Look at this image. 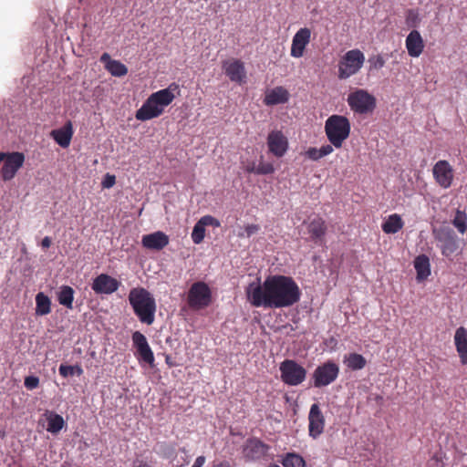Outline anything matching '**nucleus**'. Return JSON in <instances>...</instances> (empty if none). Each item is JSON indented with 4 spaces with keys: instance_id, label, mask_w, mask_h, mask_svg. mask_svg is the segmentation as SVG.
<instances>
[{
    "instance_id": "obj_1",
    "label": "nucleus",
    "mask_w": 467,
    "mask_h": 467,
    "mask_svg": "<svg viewBox=\"0 0 467 467\" xmlns=\"http://www.w3.org/2000/svg\"><path fill=\"white\" fill-rule=\"evenodd\" d=\"M246 296L253 306L265 308L289 307L300 300L301 292L295 280L275 275L261 283L258 278L246 287Z\"/></svg>"
},
{
    "instance_id": "obj_2",
    "label": "nucleus",
    "mask_w": 467,
    "mask_h": 467,
    "mask_svg": "<svg viewBox=\"0 0 467 467\" xmlns=\"http://www.w3.org/2000/svg\"><path fill=\"white\" fill-rule=\"evenodd\" d=\"M129 301L141 323L151 325L154 322L156 303L145 288H133L129 294Z\"/></svg>"
},
{
    "instance_id": "obj_3",
    "label": "nucleus",
    "mask_w": 467,
    "mask_h": 467,
    "mask_svg": "<svg viewBox=\"0 0 467 467\" xmlns=\"http://www.w3.org/2000/svg\"><path fill=\"white\" fill-rule=\"evenodd\" d=\"M325 131L330 143L336 148H340L349 136V120L345 116L332 115L326 120Z\"/></svg>"
},
{
    "instance_id": "obj_4",
    "label": "nucleus",
    "mask_w": 467,
    "mask_h": 467,
    "mask_svg": "<svg viewBox=\"0 0 467 467\" xmlns=\"http://www.w3.org/2000/svg\"><path fill=\"white\" fill-rule=\"evenodd\" d=\"M365 57L358 49L348 51L338 65V78L346 79L356 74L363 66Z\"/></svg>"
},
{
    "instance_id": "obj_5",
    "label": "nucleus",
    "mask_w": 467,
    "mask_h": 467,
    "mask_svg": "<svg viewBox=\"0 0 467 467\" xmlns=\"http://www.w3.org/2000/svg\"><path fill=\"white\" fill-rule=\"evenodd\" d=\"M350 109L356 113L367 114L376 107V99L365 89H357L348 97Z\"/></svg>"
},
{
    "instance_id": "obj_6",
    "label": "nucleus",
    "mask_w": 467,
    "mask_h": 467,
    "mask_svg": "<svg viewBox=\"0 0 467 467\" xmlns=\"http://www.w3.org/2000/svg\"><path fill=\"white\" fill-rule=\"evenodd\" d=\"M281 379L289 386H297L306 376V370L295 360L285 359L280 364Z\"/></svg>"
},
{
    "instance_id": "obj_7",
    "label": "nucleus",
    "mask_w": 467,
    "mask_h": 467,
    "mask_svg": "<svg viewBox=\"0 0 467 467\" xmlns=\"http://www.w3.org/2000/svg\"><path fill=\"white\" fill-rule=\"evenodd\" d=\"M270 446L258 438H249L242 446V454L246 462H255L267 456Z\"/></svg>"
},
{
    "instance_id": "obj_8",
    "label": "nucleus",
    "mask_w": 467,
    "mask_h": 467,
    "mask_svg": "<svg viewBox=\"0 0 467 467\" xmlns=\"http://www.w3.org/2000/svg\"><path fill=\"white\" fill-rule=\"evenodd\" d=\"M338 373L339 367L332 361L318 366L313 373L314 386L322 388L331 384L336 380Z\"/></svg>"
},
{
    "instance_id": "obj_9",
    "label": "nucleus",
    "mask_w": 467,
    "mask_h": 467,
    "mask_svg": "<svg viewBox=\"0 0 467 467\" xmlns=\"http://www.w3.org/2000/svg\"><path fill=\"white\" fill-rule=\"evenodd\" d=\"M211 291L203 282L194 283L188 292V304L190 307L200 309L209 305Z\"/></svg>"
},
{
    "instance_id": "obj_10",
    "label": "nucleus",
    "mask_w": 467,
    "mask_h": 467,
    "mask_svg": "<svg viewBox=\"0 0 467 467\" xmlns=\"http://www.w3.org/2000/svg\"><path fill=\"white\" fill-rule=\"evenodd\" d=\"M25 156L21 152L3 153L2 152V179L11 180L17 171L23 166Z\"/></svg>"
},
{
    "instance_id": "obj_11",
    "label": "nucleus",
    "mask_w": 467,
    "mask_h": 467,
    "mask_svg": "<svg viewBox=\"0 0 467 467\" xmlns=\"http://www.w3.org/2000/svg\"><path fill=\"white\" fill-rule=\"evenodd\" d=\"M435 239L441 243V253L449 257L459 248L457 237L454 232L450 228H440L434 232Z\"/></svg>"
},
{
    "instance_id": "obj_12",
    "label": "nucleus",
    "mask_w": 467,
    "mask_h": 467,
    "mask_svg": "<svg viewBox=\"0 0 467 467\" xmlns=\"http://www.w3.org/2000/svg\"><path fill=\"white\" fill-rule=\"evenodd\" d=\"M132 342L137 349L139 358L149 365H153V352L148 344L146 337L140 331H135L132 334Z\"/></svg>"
},
{
    "instance_id": "obj_13",
    "label": "nucleus",
    "mask_w": 467,
    "mask_h": 467,
    "mask_svg": "<svg viewBox=\"0 0 467 467\" xmlns=\"http://www.w3.org/2000/svg\"><path fill=\"white\" fill-rule=\"evenodd\" d=\"M308 420L309 435L316 439L323 432L325 427V418L318 404L311 405Z\"/></svg>"
},
{
    "instance_id": "obj_14",
    "label": "nucleus",
    "mask_w": 467,
    "mask_h": 467,
    "mask_svg": "<svg viewBox=\"0 0 467 467\" xmlns=\"http://www.w3.org/2000/svg\"><path fill=\"white\" fill-rule=\"evenodd\" d=\"M267 145L270 152L276 157H282L287 150V139L280 130H273L268 134Z\"/></svg>"
},
{
    "instance_id": "obj_15",
    "label": "nucleus",
    "mask_w": 467,
    "mask_h": 467,
    "mask_svg": "<svg viewBox=\"0 0 467 467\" xmlns=\"http://www.w3.org/2000/svg\"><path fill=\"white\" fill-rule=\"evenodd\" d=\"M433 175L436 182L443 188L451 186L453 171L451 166L446 161H439L433 167Z\"/></svg>"
},
{
    "instance_id": "obj_16",
    "label": "nucleus",
    "mask_w": 467,
    "mask_h": 467,
    "mask_svg": "<svg viewBox=\"0 0 467 467\" xmlns=\"http://www.w3.org/2000/svg\"><path fill=\"white\" fill-rule=\"evenodd\" d=\"M119 285L120 283L117 279L101 274L94 279L92 289L97 294H112L118 290Z\"/></svg>"
},
{
    "instance_id": "obj_17",
    "label": "nucleus",
    "mask_w": 467,
    "mask_h": 467,
    "mask_svg": "<svg viewBox=\"0 0 467 467\" xmlns=\"http://www.w3.org/2000/svg\"><path fill=\"white\" fill-rule=\"evenodd\" d=\"M311 31L307 27L299 29L293 37L291 47V56L301 57L304 54L306 45L310 41Z\"/></svg>"
},
{
    "instance_id": "obj_18",
    "label": "nucleus",
    "mask_w": 467,
    "mask_h": 467,
    "mask_svg": "<svg viewBox=\"0 0 467 467\" xmlns=\"http://www.w3.org/2000/svg\"><path fill=\"white\" fill-rule=\"evenodd\" d=\"M141 244L143 247L160 251L169 244V236L163 232L158 231L142 236Z\"/></svg>"
},
{
    "instance_id": "obj_19",
    "label": "nucleus",
    "mask_w": 467,
    "mask_h": 467,
    "mask_svg": "<svg viewBox=\"0 0 467 467\" xmlns=\"http://www.w3.org/2000/svg\"><path fill=\"white\" fill-rule=\"evenodd\" d=\"M223 68L232 81L241 83L246 77L244 63L240 60L226 61L223 63Z\"/></svg>"
},
{
    "instance_id": "obj_20",
    "label": "nucleus",
    "mask_w": 467,
    "mask_h": 467,
    "mask_svg": "<svg viewBox=\"0 0 467 467\" xmlns=\"http://www.w3.org/2000/svg\"><path fill=\"white\" fill-rule=\"evenodd\" d=\"M178 85L172 83L167 88L152 93L150 97L159 108L163 109L164 107L171 104L174 99L173 91L178 89Z\"/></svg>"
},
{
    "instance_id": "obj_21",
    "label": "nucleus",
    "mask_w": 467,
    "mask_h": 467,
    "mask_svg": "<svg viewBox=\"0 0 467 467\" xmlns=\"http://www.w3.org/2000/svg\"><path fill=\"white\" fill-rule=\"evenodd\" d=\"M162 109L159 108L149 97L146 102L136 112V119L139 120H148L159 117L162 113Z\"/></svg>"
},
{
    "instance_id": "obj_22",
    "label": "nucleus",
    "mask_w": 467,
    "mask_h": 467,
    "mask_svg": "<svg viewBox=\"0 0 467 467\" xmlns=\"http://www.w3.org/2000/svg\"><path fill=\"white\" fill-rule=\"evenodd\" d=\"M50 135L60 147L67 148L73 136L71 121H67L60 129L52 130Z\"/></svg>"
},
{
    "instance_id": "obj_23",
    "label": "nucleus",
    "mask_w": 467,
    "mask_h": 467,
    "mask_svg": "<svg viewBox=\"0 0 467 467\" xmlns=\"http://www.w3.org/2000/svg\"><path fill=\"white\" fill-rule=\"evenodd\" d=\"M406 47L410 57H417L422 53L423 40L417 30H412L407 36Z\"/></svg>"
},
{
    "instance_id": "obj_24",
    "label": "nucleus",
    "mask_w": 467,
    "mask_h": 467,
    "mask_svg": "<svg viewBox=\"0 0 467 467\" xmlns=\"http://www.w3.org/2000/svg\"><path fill=\"white\" fill-rule=\"evenodd\" d=\"M454 343L461 358V362L465 365L467 364V330L463 327H460L456 329L454 335Z\"/></svg>"
},
{
    "instance_id": "obj_25",
    "label": "nucleus",
    "mask_w": 467,
    "mask_h": 467,
    "mask_svg": "<svg viewBox=\"0 0 467 467\" xmlns=\"http://www.w3.org/2000/svg\"><path fill=\"white\" fill-rule=\"evenodd\" d=\"M288 99V91L283 87H276L266 93L264 102L268 106H272L285 103Z\"/></svg>"
},
{
    "instance_id": "obj_26",
    "label": "nucleus",
    "mask_w": 467,
    "mask_h": 467,
    "mask_svg": "<svg viewBox=\"0 0 467 467\" xmlns=\"http://www.w3.org/2000/svg\"><path fill=\"white\" fill-rule=\"evenodd\" d=\"M414 267L418 281L425 280L431 275L430 260L425 254H420L415 258Z\"/></svg>"
},
{
    "instance_id": "obj_27",
    "label": "nucleus",
    "mask_w": 467,
    "mask_h": 467,
    "mask_svg": "<svg viewBox=\"0 0 467 467\" xmlns=\"http://www.w3.org/2000/svg\"><path fill=\"white\" fill-rule=\"evenodd\" d=\"M307 230L312 239H321L325 235L327 231L325 221L319 217L313 219L309 223Z\"/></svg>"
},
{
    "instance_id": "obj_28",
    "label": "nucleus",
    "mask_w": 467,
    "mask_h": 467,
    "mask_svg": "<svg viewBox=\"0 0 467 467\" xmlns=\"http://www.w3.org/2000/svg\"><path fill=\"white\" fill-rule=\"evenodd\" d=\"M47 420V431L51 433H57L60 431L65 424L64 419L62 416L53 412V411H47L46 413Z\"/></svg>"
},
{
    "instance_id": "obj_29",
    "label": "nucleus",
    "mask_w": 467,
    "mask_h": 467,
    "mask_svg": "<svg viewBox=\"0 0 467 467\" xmlns=\"http://www.w3.org/2000/svg\"><path fill=\"white\" fill-rule=\"evenodd\" d=\"M403 227V221L398 214L389 215L382 224V230L386 234H396Z\"/></svg>"
},
{
    "instance_id": "obj_30",
    "label": "nucleus",
    "mask_w": 467,
    "mask_h": 467,
    "mask_svg": "<svg viewBox=\"0 0 467 467\" xmlns=\"http://www.w3.org/2000/svg\"><path fill=\"white\" fill-rule=\"evenodd\" d=\"M36 315L46 316L51 311V301L47 296L40 292L36 296Z\"/></svg>"
},
{
    "instance_id": "obj_31",
    "label": "nucleus",
    "mask_w": 467,
    "mask_h": 467,
    "mask_svg": "<svg viewBox=\"0 0 467 467\" xmlns=\"http://www.w3.org/2000/svg\"><path fill=\"white\" fill-rule=\"evenodd\" d=\"M74 299V290L71 286L63 285L57 295V300L60 305L67 308L72 309V303Z\"/></svg>"
},
{
    "instance_id": "obj_32",
    "label": "nucleus",
    "mask_w": 467,
    "mask_h": 467,
    "mask_svg": "<svg viewBox=\"0 0 467 467\" xmlns=\"http://www.w3.org/2000/svg\"><path fill=\"white\" fill-rule=\"evenodd\" d=\"M345 363L352 370H359L366 366L367 361L362 355L351 353L346 358Z\"/></svg>"
},
{
    "instance_id": "obj_33",
    "label": "nucleus",
    "mask_w": 467,
    "mask_h": 467,
    "mask_svg": "<svg viewBox=\"0 0 467 467\" xmlns=\"http://www.w3.org/2000/svg\"><path fill=\"white\" fill-rule=\"evenodd\" d=\"M332 151L333 147L327 144L322 146L320 149L311 147L306 151V155L312 161H318L319 159L330 154Z\"/></svg>"
},
{
    "instance_id": "obj_34",
    "label": "nucleus",
    "mask_w": 467,
    "mask_h": 467,
    "mask_svg": "<svg viewBox=\"0 0 467 467\" xmlns=\"http://www.w3.org/2000/svg\"><path fill=\"white\" fill-rule=\"evenodd\" d=\"M452 224L461 234H464L467 230V214L465 212L457 210L452 220Z\"/></svg>"
},
{
    "instance_id": "obj_35",
    "label": "nucleus",
    "mask_w": 467,
    "mask_h": 467,
    "mask_svg": "<svg viewBox=\"0 0 467 467\" xmlns=\"http://www.w3.org/2000/svg\"><path fill=\"white\" fill-rule=\"evenodd\" d=\"M106 69L115 77H123L128 73L127 67L118 60L109 62Z\"/></svg>"
},
{
    "instance_id": "obj_36",
    "label": "nucleus",
    "mask_w": 467,
    "mask_h": 467,
    "mask_svg": "<svg viewBox=\"0 0 467 467\" xmlns=\"http://www.w3.org/2000/svg\"><path fill=\"white\" fill-rule=\"evenodd\" d=\"M59 374L64 377L67 378L69 376H74L77 374L78 376L82 375L83 369L80 366H70V365H65L61 364L58 368Z\"/></svg>"
},
{
    "instance_id": "obj_37",
    "label": "nucleus",
    "mask_w": 467,
    "mask_h": 467,
    "mask_svg": "<svg viewBox=\"0 0 467 467\" xmlns=\"http://www.w3.org/2000/svg\"><path fill=\"white\" fill-rule=\"evenodd\" d=\"M282 463L285 467H305L304 459L294 453H288Z\"/></svg>"
},
{
    "instance_id": "obj_38",
    "label": "nucleus",
    "mask_w": 467,
    "mask_h": 467,
    "mask_svg": "<svg viewBox=\"0 0 467 467\" xmlns=\"http://www.w3.org/2000/svg\"><path fill=\"white\" fill-rule=\"evenodd\" d=\"M205 234V227L198 221L192 230V239L196 244H201L203 241Z\"/></svg>"
},
{
    "instance_id": "obj_39",
    "label": "nucleus",
    "mask_w": 467,
    "mask_h": 467,
    "mask_svg": "<svg viewBox=\"0 0 467 467\" xmlns=\"http://www.w3.org/2000/svg\"><path fill=\"white\" fill-rule=\"evenodd\" d=\"M420 23L419 14L414 10H409L406 16V24L409 27H416Z\"/></svg>"
},
{
    "instance_id": "obj_40",
    "label": "nucleus",
    "mask_w": 467,
    "mask_h": 467,
    "mask_svg": "<svg viewBox=\"0 0 467 467\" xmlns=\"http://www.w3.org/2000/svg\"><path fill=\"white\" fill-rule=\"evenodd\" d=\"M275 171V168L272 163L260 161L255 169L257 174H271Z\"/></svg>"
},
{
    "instance_id": "obj_41",
    "label": "nucleus",
    "mask_w": 467,
    "mask_h": 467,
    "mask_svg": "<svg viewBox=\"0 0 467 467\" xmlns=\"http://www.w3.org/2000/svg\"><path fill=\"white\" fill-rule=\"evenodd\" d=\"M199 221L204 227L205 226H213V227L220 226V222L216 218H214L211 215H205V216L202 217Z\"/></svg>"
},
{
    "instance_id": "obj_42",
    "label": "nucleus",
    "mask_w": 467,
    "mask_h": 467,
    "mask_svg": "<svg viewBox=\"0 0 467 467\" xmlns=\"http://www.w3.org/2000/svg\"><path fill=\"white\" fill-rule=\"evenodd\" d=\"M24 384L27 389H34L38 387L39 378L36 376H27L25 379Z\"/></svg>"
},
{
    "instance_id": "obj_43",
    "label": "nucleus",
    "mask_w": 467,
    "mask_h": 467,
    "mask_svg": "<svg viewBox=\"0 0 467 467\" xmlns=\"http://www.w3.org/2000/svg\"><path fill=\"white\" fill-rule=\"evenodd\" d=\"M368 62L371 64V67L379 69L384 67L385 60L381 56H376L371 57Z\"/></svg>"
},
{
    "instance_id": "obj_44",
    "label": "nucleus",
    "mask_w": 467,
    "mask_h": 467,
    "mask_svg": "<svg viewBox=\"0 0 467 467\" xmlns=\"http://www.w3.org/2000/svg\"><path fill=\"white\" fill-rule=\"evenodd\" d=\"M116 182V178L114 175H111L109 173H107L104 176V179L102 181V186L103 188L109 189L111 188Z\"/></svg>"
},
{
    "instance_id": "obj_45",
    "label": "nucleus",
    "mask_w": 467,
    "mask_h": 467,
    "mask_svg": "<svg viewBox=\"0 0 467 467\" xmlns=\"http://www.w3.org/2000/svg\"><path fill=\"white\" fill-rule=\"evenodd\" d=\"M245 233L248 237L256 234L259 231V226L256 224H249L245 227Z\"/></svg>"
},
{
    "instance_id": "obj_46",
    "label": "nucleus",
    "mask_w": 467,
    "mask_h": 467,
    "mask_svg": "<svg viewBox=\"0 0 467 467\" xmlns=\"http://www.w3.org/2000/svg\"><path fill=\"white\" fill-rule=\"evenodd\" d=\"M100 61L105 64V67L109 65V62L114 61V59L110 58V56L108 53H103L100 57Z\"/></svg>"
},
{
    "instance_id": "obj_47",
    "label": "nucleus",
    "mask_w": 467,
    "mask_h": 467,
    "mask_svg": "<svg viewBox=\"0 0 467 467\" xmlns=\"http://www.w3.org/2000/svg\"><path fill=\"white\" fill-rule=\"evenodd\" d=\"M205 462L204 456H198L192 467H202Z\"/></svg>"
},
{
    "instance_id": "obj_48",
    "label": "nucleus",
    "mask_w": 467,
    "mask_h": 467,
    "mask_svg": "<svg viewBox=\"0 0 467 467\" xmlns=\"http://www.w3.org/2000/svg\"><path fill=\"white\" fill-rule=\"evenodd\" d=\"M41 245H42V247H43V248H48V247H50V245H51V239H50V237L46 236V237L42 240V242H41Z\"/></svg>"
},
{
    "instance_id": "obj_49",
    "label": "nucleus",
    "mask_w": 467,
    "mask_h": 467,
    "mask_svg": "<svg viewBox=\"0 0 467 467\" xmlns=\"http://www.w3.org/2000/svg\"><path fill=\"white\" fill-rule=\"evenodd\" d=\"M212 467H230V464L228 462H221L218 463H213Z\"/></svg>"
},
{
    "instance_id": "obj_50",
    "label": "nucleus",
    "mask_w": 467,
    "mask_h": 467,
    "mask_svg": "<svg viewBox=\"0 0 467 467\" xmlns=\"http://www.w3.org/2000/svg\"><path fill=\"white\" fill-rule=\"evenodd\" d=\"M133 467H149L146 463H143L142 462H138L134 463Z\"/></svg>"
},
{
    "instance_id": "obj_51",
    "label": "nucleus",
    "mask_w": 467,
    "mask_h": 467,
    "mask_svg": "<svg viewBox=\"0 0 467 467\" xmlns=\"http://www.w3.org/2000/svg\"><path fill=\"white\" fill-rule=\"evenodd\" d=\"M255 169L256 168H254V167H250V168H248V171L255 173Z\"/></svg>"
}]
</instances>
